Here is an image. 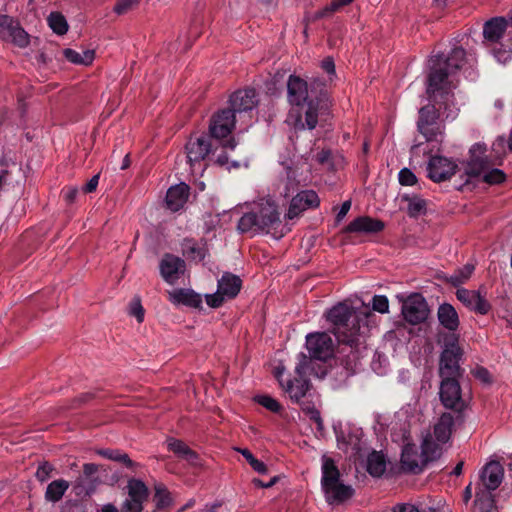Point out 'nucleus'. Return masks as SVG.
<instances>
[{
    "label": "nucleus",
    "instance_id": "nucleus-1",
    "mask_svg": "<svg viewBox=\"0 0 512 512\" xmlns=\"http://www.w3.org/2000/svg\"><path fill=\"white\" fill-rule=\"evenodd\" d=\"M465 62L466 52L462 48H454L446 57L437 54L429 59L427 94L440 108L444 107L447 118L454 119L459 111L452 89L456 87L455 75Z\"/></svg>",
    "mask_w": 512,
    "mask_h": 512
},
{
    "label": "nucleus",
    "instance_id": "nucleus-2",
    "mask_svg": "<svg viewBox=\"0 0 512 512\" xmlns=\"http://www.w3.org/2000/svg\"><path fill=\"white\" fill-rule=\"evenodd\" d=\"M321 83L315 79L309 90L308 83L296 75H290L287 81V98L292 106L301 107L294 121L295 129H314L318 124L319 114L329 109L332 102L326 92L320 91L315 95V87Z\"/></svg>",
    "mask_w": 512,
    "mask_h": 512
},
{
    "label": "nucleus",
    "instance_id": "nucleus-3",
    "mask_svg": "<svg viewBox=\"0 0 512 512\" xmlns=\"http://www.w3.org/2000/svg\"><path fill=\"white\" fill-rule=\"evenodd\" d=\"M371 312L368 307L355 310L347 302H339L326 311V320L331 324L332 333L338 341L353 345L368 331V318Z\"/></svg>",
    "mask_w": 512,
    "mask_h": 512
},
{
    "label": "nucleus",
    "instance_id": "nucleus-4",
    "mask_svg": "<svg viewBox=\"0 0 512 512\" xmlns=\"http://www.w3.org/2000/svg\"><path fill=\"white\" fill-rule=\"evenodd\" d=\"M393 441L402 443L401 467L404 471L418 474L426 465L441 456L439 445L432 444L430 438H424L419 452L415 444L411 442L410 431L404 428L400 432L392 433Z\"/></svg>",
    "mask_w": 512,
    "mask_h": 512
},
{
    "label": "nucleus",
    "instance_id": "nucleus-5",
    "mask_svg": "<svg viewBox=\"0 0 512 512\" xmlns=\"http://www.w3.org/2000/svg\"><path fill=\"white\" fill-rule=\"evenodd\" d=\"M279 206L271 196H266L253 202L249 212L239 219L237 228L240 233H269L280 223Z\"/></svg>",
    "mask_w": 512,
    "mask_h": 512
},
{
    "label": "nucleus",
    "instance_id": "nucleus-6",
    "mask_svg": "<svg viewBox=\"0 0 512 512\" xmlns=\"http://www.w3.org/2000/svg\"><path fill=\"white\" fill-rule=\"evenodd\" d=\"M485 153L484 144H474L470 149V159L465 166V173L469 177L482 176L488 184L502 183L505 180L504 172L498 168H491Z\"/></svg>",
    "mask_w": 512,
    "mask_h": 512
},
{
    "label": "nucleus",
    "instance_id": "nucleus-7",
    "mask_svg": "<svg viewBox=\"0 0 512 512\" xmlns=\"http://www.w3.org/2000/svg\"><path fill=\"white\" fill-rule=\"evenodd\" d=\"M235 124L236 116L231 110H220L210 120V135L215 140H218L224 149L234 150L237 142L230 135L235 128Z\"/></svg>",
    "mask_w": 512,
    "mask_h": 512
},
{
    "label": "nucleus",
    "instance_id": "nucleus-8",
    "mask_svg": "<svg viewBox=\"0 0 512 512\" xmlns=\"http://www.w3.org/2000/svg\"><path fill=\"white\" fill-rule=\"evenodd\" d=\"M463 351L458 345V339L455 336L449 337L445 342L440 357V377L441 379H458L462 375L460 360Z\"/></svg>",
    "mask_w": 512,
    "mask_h": 512
},
{
    "label": "nucleus",
    "instance_id": "nucleus-9",
    "mask_svg": "<svg viewBox=\"0 0 512 512\" xmlns=\"http://www.w3.org/2000/svg\"><path fill=\"white\" fill-rule=\"evenodd\" d=\"M299 362L295 367V372L299 376L294 380L288 379L286 381H281V387L285 393H287L290 399L294 402H299L309 390L310 384L306 379H303V376L307 374L311 365L313 364V360L308 359V357L300 353Z\"/></svg>",
    "mask_w": 512,
    "mask_h": 512
},
{
    "label": "nucleus",
    "instance_id": "nucleus-10",
    "mask_svg": "<svg viewBox=\"0 0 512 512\" xmlns=\"http://www.w3.org/2000/svg\"><path fill=\"white\" fill-rule=\"evenodd\" d=\"M242 286L241 279L229 272H226L218 280L217 291L212 294H206V303L211 308L220 307L224 301L232 299L238 295Z\"/></svg>",
    "mask_w": 512,
    "mask_h": 512
},
{
    "label": "nucleus",
    "instance_id": "nucleus-11",
    "mask_svg": "<svg viewBox=\"0 0 512 512\" xmlns=\"http://www.w3.org/2000/svg\"><path fill=\"white\" fill-rule=\"evenodd\" d=\"M438 113L434 105H427L419 110L418 131L427 142L441 143L444 138V127L437 122Z\"/></svg>",
    "mask_w": 512,
    "mask_h": 512
},
{
    "label": "nucleus",
    "instance_id": "nucleus-12",
    "mask_svg": "<svg viewBox=\"0 0 512 512\" xmlns=\"http://www.w3.org/2000/svg\"><path fill=\"white\" fill-rule=\"evenodd\" d=\"M230 107L234 115H239V121H242V118H245L243 122L246 126L251 124L252 120V110L257 106V94L254 89H244L238 90L233 93L229 99Z\"/></svg>",
    "mask_w": 512,
    "mask_h": 512
},
{
    "label": "nucleus",
    "instance_id": "nucleus-13",
    "mask_svg": "<svg viewBox=\"0 0 512 512\" xmlns=\"http://www.w3.org/2000/svg\"><path fill=\"white\" fill-rule=\"evenodd\" d=\"M401 313L404 319L412 325L424 322L429 314L425 298L419 293L409 295L402 303Z\"/></svg>",
    "mask_w": 512,
    "mask_h": 512
},
{
    "label": "nucleus",
    "instance_id": "nucleus-14",
    "mask_svg": "<svg viewBox=\"0 0 512 512\" xmlns=\"http://www.w3.org/2000/svg\"><path fill=\"white\" fill-rule=\"evenodd\" d=\"M306 347L310 353L309 359L326 361L332 357L334 344L331 336L325 332L311 333L306 336Z\"/></svg>",
    "mask_w": 512,
    "mask_h": 512
},
{
    "label": "nucleus",
    "instance_id": "nucleus-15",
    "mask_svg": "<svg viewBox=\"0 0 512 512\" xmlns=\"http://www.w3.org/2000/svg\"><path fill=\"white\" fill-rule=\"evenodd\" d=\"M212 153V143L207 135L191 137L186 144V155L192 170L201 165Z\"/></svg>",
    "mask_w": 512,
    "mask_h": 512
},
{
    "label": "nucleus",
    "instance_id": "nucleus-16",
    "mask_svg": "<svg viewBox=\"0 0 512 512\" xmlns=\"http://www.w3.org/2000/svg\"><path fill=\"white\" fill-rule=\"evenodd\" d=\"M128 498L123 502L120 512H141L143 502L148 497V488L143 481L130 479L127 484Z\"/></svg>",
    "mask_w": 512,
    "mask_h": 512
},
{
    "label": "nucleus",
    "instance_id": "nucleus-17",
    "mask_svg": "<svg viewBox=\"0 0 512 512\" xmlns=\"http://www.w3.org/2000/svg\"><path fill=\"white\" fill-rule=\"evenodd\" d=\"M320 204L318 194L313 190H304L297 193L290 202L285 218L292 220L299 217L308 209L317 208Z\"/></svg>",
    "mask_w": 512,
    "mask_h": 512
},
{
    "label": "nucleus",
    "instance_id": "nucleus-18",
    "mask_svg": "<svg viewBox=\"0 0 512 512\" xmlns=\"http://www.w3.org/2000/svg\"><path fill=\"white\" fill-rule=\"evenodd\" d=\"M457 164L444 156L431 157L428 165V177L434 182H442L450 179L456 172Z\"/></svg>",
    "mask_w": 512,
    "mask_h": 512
},
{
    "label": "nucleus",
    "instance_id": "nucleus-19",
    "mask_svg": "<svg viewBox=\"0 0 512 512\" xmlns=\"http://www.w3.org/2000/svg\"><path fill=\"white\" fill-rule=\"evenodd\" d=\"M443 405L449 409H458L462 405L461 388L458 379H442L439 391Z\"/></svg>",
    "mask_w": 512,
    "mask_h": 512
},
{
    "label": "nucleus",
    "instance_id": "nucleus-20",
    "mask_svg": "<svg viewBox=\"0 0 512 512\" xmlns=\"http://www.w3.org/2000/svg\"><path fill=\"white\" fill-rule=\"evenodd\" d=\"M98 472V465L86 463L83 465V476L77 478L74 482V492L77 496H88L95 490L98 479L91 477Z\"/></svg>",
    "mask_w": 512,
    "mask_h": 512
},
{
    "label": "nucleus",
    "instance_id": "nucleus-21",
    "mask_svg": "<svg viewBox=\"0 0 512 512\" xmlns=\"http://www.w3.org/2000/svg\"><path fill=\"white\" fill-rule=\"evenodd\" d=\"M185 262L174 255L166 254L160 262V273L163 279L169 283L174 284L180 274L184 272Z\"/></svg>",
    "mask_w": 512,
    "mask_h": 512
},
{
    "label": "nucleus",
    "instance_id": "nucleus-22",
    "mask_svg": "<svg viewBox=\"0 0 512 512\" xmlns=\"http://www.w3.org/2000/svg\"><path fill=\"white\" fill-rule=\"evenodd\" d=\"M456 296L465 306L479 314H487L490 310V304L478 291L461 288L457 290Z\"/></svg>",
    "mask_w": 512,
    "mask_h": 512
},
{
    "label": "nucleus",
    "instance_id": "nucleus-23",
    "mask_svg": "<svg viewBox=\"0 0 512 512\" xmlns=\"http://www.w3.org/2000/svg\"><path fill=\"white\" fill-rule=\"evenodd\" d=\"M453 423V415L451 413H443L434 426L433 435H427L425 438H430L432 444L439 445V448L442 450L441 446L450 439Z\"/></svg>",
    "mask_w": 512,
    "mask_h": 512
},
{
    "label": "nucleus",
    "instance_id": "nucleus-24",
    "mask_svg": "<svg viewBox=\"0 0 512 512\" xmlns=\"http://www.w3.org/2000/svg\"><path fill=\"white\" fill-rule=\"evenodd\" d=\"M190 188L185 183H180L174 186H171L167 193L165 203L169 210L172 212H177L188 200Z\"/></svg>",
    "mask_w": 512,
    "mask_h": 512
},
{
    "label": "nucleus",
    "instance_id": "nucleus-25",
    "mask_svg": "<svg viewBox=\"0 0 512 512\" xmlns=\"http://www.w3.org/2000/svg\"><path fill=\"white\" fill-rule=\"evenodd\" d=\"M481 479L488 490H495L502 482L503 467L498 461L487 463L482 470Z\"/></svg>",
    "mask_w": 512,
    "mask_h": 512
},
{
    "label": "nucleus",
    "instance_id": "nucleus-26",
    "mask_svg": "<svg viewBox=\"0 0 512 512\" xmlns=\"http://www.w3.org/2000/svg\"><path fill=\"white\" fill-rule=\"evenodd\" d=\"M169 300L175 305H185L192 308H199L202 304L201 296L191 289H174L169 293Z\"/></svg>",
    "mask_w": 512,
    "mask_h": 512
},
{
    "label": "nucleus",
    "instance_id": "nucleus-27",
    "mask_svg": "<svg viewBox=\"0 0 512 512\" xmlns=\"http://www.w3.org/2000/svg\"><path fill=\"white\" fill-rule=\"evenodd\" d=\"M383 228L384 224L382 221L368 216H362L350 222L346 231L351 233H377L383 230Z\"/></svg>",
    "mask_w": 512,
    "mask_h": 512
},
{
    "label": "nucleus",
    "instance_id": "nucleus-28",
    "mask_svg": "<svg viewBox=\"0 0 512 512\" xmlns=\"http://www.w3.org/2000/svg\"><path fill=\"white\" fill-rule=\"evenodd\" d=\"M167 447L178 457L186 460L190 465H200V459L198 454L195 451L191 450L183 441L174 438H169L167 440Z\"/></svg>",
    "mask_w": 512,
    "mask_h": 512
},
{
    "label": "nucleus",
    "instance_id": "nucleus-29",
    "mask_svg": "<svg viewBox=\"0 0 512 512\" xmlns=\"http://www.w3.org/2000/svg\"><path fill=\"white\" fill-rule=\"evenodd\" d=\"M507 28V21L503 17H495L484 24L483 36L490 42H498Z\"/></svg>",
    "mask_w": 512,
    "mask_h": 512
},
{
    "label": "nucleus",
    "instance_id": "nucleus-30",
    "mask_svg": "<svg viewBox=\"0 0 512 512\" xmlns=\"http://www.w3.org/2000/svg\"><path fill=\"white\" fill-rule=\"evenodd\" d=\"M440 324L449 331H456L459 326V318L455 308L448 304H441L437 311Z\"/></svg>",
    "mask_w": 512,
    "mask_h": 512
},
{
    "label": "nucleus",
    "instance_id": "nucleus-31",
    "mask_svg": "<svg viewBox=\"0 0 512 512\" xmlns=\"http://www.w3.org/2000/svg\"><path fill=\"white\" fill-rule=\"evenodd\" d=\"M328 502H341L351 497L352 489L350 486L342 484L340 481L328 484L322 487Z\"/></svg>",
    "mask_w": 512,
    "mask_h": 512
},
{
    "label": "nucleus",
    "instance_id": "nucleus-32",
    "mask_svg": "<svg viewBox=\"0 0 512 512\" xmlns=\"http://www.w3.org/2000/svg\"><path fill=\"white\" fill-rule=\"evenodd\" d=\"M334 431L337 438L338 447L345 452H348L349 449L352 451H357L359 449V436L358 434H352L350 432L346 433L342 429H338L334 427Z\"/></svg>",
    "mask_w": 512,
    "mask_h": 512
},
{
    "label": "nucleus",
    "instance_id": "nucleus-33",
    "mask_svg": "<svg viewBox=\"0 0 512 512\" xmlns=\"http://www.w3.org/2000/svg\"><path fill=\"white\" fill-rule=\"evenodd\" d=\"M96 453L109 460L122 463L127 468L135 469L139 466L138 463L132 461L127 453H124L118 449H99Z\"/></svg>",
    "mask_w": 512,
    "mask_h": 512
},
{
    "label": "nucleus",
    "instance_id": "nucleus-34",
    "mask_svg": "<svg viewBox=\"0 0 512 512\" xmlns=\"http://www.w3.org/2000/svg\"><path fill=\"white\" fill-rule=\"evenodd\" d=\"M63 55L69 62L73 64L86 66L90 65L95 58L94 50L89 49L78 52L71 48H67L63 50Z\"/></svg>",
    "mask_w": 512,
    "mask_h": 512
},
{
    "label": "nucleus",
    "instance_id": "nucleus-35",
    "mask_svg": "<svg viewBox=\"0 0 512 512\" xmlns=\"http://www.w3.org/2000/svg\"><path fill=\"white\" fill-rule=\"evenodd\" d=\"M69 488V482L64 479L52 481L46 489L45 499L49 502L55 503L61 500L65 492Z\"/></svg>",
    "mask_w": 512,
    "mask_h": 512
},
{
    "label": "nucleus",
    "instance_id": "nucleus-36",
    "mask_svg": "<svg viewBox=\"0 0 512 512\" xmlns=\"http://www.w3.org/2000/svg\"><path fill=\"white\" fill-rule=\"evenodd\" d=\"M386 470V459L381 452L373 451L367 458V471L374 477H380Z\"/></svg>",
    "mask_w": 512,
    "mask_h": 512
},
{
    "label": "nucleus",
    "instance_id": "nucleus-37",
    "mask_svg": "<svg viewBox=\"0 0 512 512\" xmlns=\"http://www.w3.org/2000/svg\"><path fill=\"white\" fill-rule=\"evenodd\" d=\"M339 471L334 461L327 457H322V487L339 481Z\"/></svg>",
    "mask_w": 512,
    "mask_h": 512
},
{
    "label": "nucleus",
    "instance_id": "nucleus-38",
    "mask_svg": "<svg viewBox=\"0 0 512 512\" xmlns=\"http://www.w3.org/2000/svg\"><path fill=\"white\" fill-rule=\"evenodd\" d=\"M403 200H405L408 203L407 213L410 217L415 218L426 213L427 203L421 197L415 195H405L403 197Z\"/></svg>",
    "mask_w": 512,
    "mask_h": 512
},
{
    "label": "nucleus",
    "instance_id": "nucleus-39",
    "mask_svg": "<svg viewBox=\"0 0 512 512\" xmlns=\"http://www.w3.org/2000/svg\"><path fill=\"white\" fill-rule=\"evenodd\" d=\"M47 22L49 27L58 35H64L68 31V23L65 17L59 12H52Z\"/></svg>",
    "mask_w": 512,
    "mask_h": 512
},
{
    "label": "nucleus",
    "instance_id": "nucleus-40",
    "mask_svg": "<svg viewBox=\"0 0 512 512\" xmlns=\"http://www.w3.org/2000/svg\"><path fill=\"white\" fill-rule=\"evenodd\" d=\"M474 269L475 267L473 264L467 263L462 268L451 274L448 278V281L454 286L463 284L471 277Z\"/></svg>",
    "mask_w": 512,
    "mask_h": 512
},
{
    "label": "nucleus",
    "instance_id": "nucleus-41",
    "mask_svg": "<svg viewBox=\"0 0 512 512\" xmlns=\"http://www.w3.org/2000/svg\"><path fill=\"white\" fill-rule=\"evenodd\" d=\"M236 450L242 454V456L246 459V461L256 472H258L259 474L267 473V466L262 461L256 459L248 449L237 448Z\"/></svg>",
    "mask_w": 512,
    "mask_h": 512
},
{
    "label": "nucleus",
    "instance_id": "nucleus-42",
    "mask_svg": "<svg viewBox=\"0 0 512 512\" xmlns=\"http://www.w3.org/2000/svg\"><path fill=\"white\" fill-rule=\"evenodd\" d=\"M154 501L159 509L166 508L171 504V496L169 491L162 485L155 487Z\"/></svg>",
    "mask_w": 512,
    "mask_h": 512
},
{
    "label": "nucleus",
    "instance_id": "nucleus-43",
    "mask_svg": "<svg viewBox=\"0 0 512 512\" xmlns=\"http://www.w3.org/2000/svg\"><path fill=\"white\" fill-rule=\"evenodd\" d=\"M10 33L11 35L9 38L4 39L5 41H11L20 47H24L28 44L27 33L18 25V23Z\"/></svg>",
    "mask_w": 512,
    "mask_h": 512
},
{
    "label": "nucleus",
    "instance_id": "nucleus-44",
    "mask_svg": "<svg viewBox=\"0 0 512 512\" xmlns=\"http://www.w3.org/2000/svg\"><path fill=\"white\" fill-rule=\"evenodd\" d=\"M255 401L261 406L265 407L267 410L278 413L281 411V404L274 398L268 395H259L255 397Z\"/></svg>",
    "mask_w": 512,
    "mask_h": 512
},
{
    "label": "nucleus",
    "instance_id": "nucleus-45",
    "mask_svg": "<svg viewBox=\"0 0 512 512\" xmlns=\"http://www.w3.org/2000/svg\"><path fill=\"white\" fill-rule=\"evenodd\" d=\"M15 22L11 17L7 15L0 16V38L7 39L11 35V31L16 26Z\"/></svg>",
    "mask_w": 512,
    "mask_h": 512
},
{
    "label": "nucleus",
    "instance_id": "nucleus-46",
    "mask_svg": "<svg viewBox=\"0 0 512 512\" xmlns=\"http://www.w3.org/2000/svg\"><path fill=\"white\" fill-rule=\"evenodd\" d=\"M372 309L378 313L389 312V301L385 295H375L372 299Z\"/></svg>",
    "mask_w": 512,
    "mask_h": 512
},
{
    "label": "nucleus",
    "instance_id": "nucleus-47",
    "mask_svg": "<svg viewBox=\"0 0 512 512\" xmlns=\"http://www.w3.org/2000/svg\"><path fill=\"white\" fill-rule=\"evenodd\" d=\"M298 186V181L296 180L295 171L291 168L287 171V183L285 184L284 191L281 192L284 197H288Z\"/></svg>",
    "mask_w": 512,
    "mask_h": 512
},
{
    "label": "nucleus",
    "instance_id": "nucleus-48",
    "mask_svg": "<svg viewBox=\"0 0 512 512\" xmlns=\"http://www.w3.org/2000/svg\"><path fill=\"white\" fill-rule=\"evenodd\" d=\"M398 179L400 184L404 186H412L417 182L415 174L408 168H403L400 170Z\"/></svg>",
    "mask_w": 512,
    "mask_h": 512
},
{
    "label": "nucleus",
    "instance_id": "nucleus-49",
    "mask_svg": "<svg viewBox=\"0 0 512 512\" xmlns=\"http://www.w3.org/2000/svg\"><path fill=\"white\" fill-rule=\"evenodd\" d=\"M138 3L139 0H119L114 7V11L122 15L132 10Z\"/></svg>",
    "mask_w": 512,
    "mask_h": 512
},
{
    "label": "nucleus",
    "instance_id": "nucleus-50",
    "mask_svg": "<svg viewBox=\"0 0 512 512\" xmlns=\"http://www.w3.org/2000/svg\"><path fill=\"white\" fill-rule=\"evenodd\" d=\"M475 509V512H495V508L490 498L476 499Z\"/></svg>",
    "mask_w": 512,
    "mask_h": 512
},
{
    "label": "nucleus",
    "instance_id": "nucleus-51",
    "mask_svg": "<svg viewBox=\"0 0 512 512\" xmlns=\"http://www.w3.org/2000/svg\"><path fill=\"white\" fill-rule=\"evenodd\" d=\"M52 471L53 466L48 462H44L38 467L36 471V478L39 481L44 482L50 477Z\"/></svg>",
    "mask_w": 512,
    "mask_h": 512
},
{
    "label": "nucleus",
    "instance_id": "nucleus-52",
    "mask_svg": "<svg viewBox=\"0 0 512 512\" xmlns=\"http://www.w3.org/2000/svg\"><path fill=\"white\" fill-rule=\"evenodd\" d=\"M130 314L136 317L138 322H142L144 319V309L139 299H135L130 305Z\"/></svg>",
    "mask_w": 512,
    "mask_h": 512
},
{
    "label": "nucleus",
    "instance_id": "nucleus-53",
    "mask_svg": "<svg viewBox=\"0 0 512 512\" xmlns=\"http://www.w3.org/2000/svg\"><path fill=\"white\" fill-rule=\"evenodd\" d=\"M303 411L317 424L319 429H322L323 423L320 412L314 406L303 407Z\"/></svg>",
    "mask_w": 512,
    "mask_h": 512
},
{
    "label": "nucleus",
    "instance_id": "nucleus-54",
    "mask_svg": "<svg viewBox=\"0 0 512 512\" xmlns=\"http://www.w3.org/2000/svg\"><path fill=\"white\" fill-rule=\"evenodd\" d=\"M354 0H333L328 6L325 7V12H335L340 8L351 4Z\"/></svg>",
    "mask_w": 512,
    "mask_h": 512
},
{
    "label": "nucleus",
    "instance_id": "nucleus-55",
    "mask_svg": "<svg viewBox=\"0 0 512 512\" xmlns=\"http://www.w3.org/2000/svg\"><path fill=\"white\" fill-rule=\"evenodd\" d=\"M474 376L484 383H489L491 381L489 371L483 367L476 368L474 370Z\"/></svg>",
    "mask_w": 512,
    "mask_h": 512
},
{
    "label": "nucleus",
    "instance_id": "nucleus-56",
    "mask_svg": "<svg viewBox=\"0 0 512 512\" xmlns=\"http://www.w3.org/2000/svg\"><path fill=\"white\" fill-rule=\"evenodd\" d=\"M99 182V175H94L82 188L83 192L91 193L96 190Z\"/></svg>",
    "mask_w": 512,
    "mask_h": 512
},
{
    "label": "nucleus",
    "instance_id": "nucleus-57",
    "mask_svg": "<svg viewBox=\"0 0 512 512\" xmlns=\"http://www.w3.org/2000/svg\"><path fill=\"white\" fill-rule=\"evenodd\" d=\"M78 194V189L76 187H67L63 191V196L66 202L72 203L76 199Z\"/></svg>",
    "mask_w": 512,
    "mask_h": 512
},
{
    "label": "nucleus",
    "instance_id": "nucleus-58",
    "mask_svg": "<svg viewBox=\"0 0 512 512\" xmlns=\"http://www.w3.org/2000/svg\"><path fill=\"white\" fill-rule=\"evenodd\" d=\"M322 69L327 72L329 75L335 74V64L332 58L327 57L321 63Z\"/></svg>",
    "mask_w": 512,
    "mask_h": 512
},
{
    "label": "nucleus",
    "instance_id": "nucleus-59",
    "mask_svg": "<svg viewBox=\"0 0 512 512\" xmlns=\"http://www.w3.org/2000/svg\"><path fill=\"white\" fill-rule=\"evenodd\" d=\"M393 512H419L418 508L409 503L398 504L394 507Z\"/></svg>",
    "mask_w": 512,
    "mask_h": 512
},
{
    "label": "nucleus",
    "instance_id": "nucleus-60",
    "mask_svg": "<svg viewBox=\"0 0 512 512\" xmlns=\"http://www.w3.org/2000/svg\"><path fill=\"white\" fill-rule=\"evenodd\" d=\"M350 208H351V201L350 200L344 201L337 213V217H336L337 221H341L347 215Z\"/></svg>",
    "mask_w": 512,
    "mask_h": 512
},
{
    "label": "nucleus",
    "instance_id": "nucleus-61",
    "mask_svg": "<svg viewBox=\"0 0 512 512\" xmlns=\"http://www.w3.org/2000/svg\"><path fill=\"white\" fill-rule=\"evenodd\" d=\"M330 155H331V154H330V151H328V150H322L321 152H319V153L317 154V161H318L319 163H325L326 161H328V160H329Z\"/></svg>",
    "mask_w": 512,
    "mask_h": 512
},
{
    "label": "nucleus",
    "instance_id": "nucleus-62",
    "mask_svg": "<svg viewBox=\"0 0 512 512\" xmlns=\"http://www.w3.org/2000/svg\"><path fill=\"white\" fill-rule=\"evenodd\" d=\"M284 371H285V368L283 366H277L274 369V376L276 377V379L278 380L280 385H281V381H285L283 379Z\"/></svg>",
    "mask_w": 512,
    "mask_h": 512
},
{
    "label": "nucleus",
    "instance_id": "nucleus-63",
    "mask_svg": "<svg viewBox=\"0 0 512 512\" xmlns=\"http://www.w3.org/2000/svg\"><path fill=\"white\" fill-rule=\"evenodd\" d=\"M216 163L219 164L220 166H225V165H228V158L226 155L224 154H219L217 155L216 157Z\"/></svg>",
    "mask_w": 512,
    "mask_h": 512
},
{
    "label": "nucleus",
    "instance_id": "nucleus-64",
    "mask_svg": "<svg viewBox=\"0 0 512 512\" xmlns=\"http://www.w3.org/2000/svg\"><path fill=\"white\" fill-rule=\"evenodd\" d=\"M102 512H120L118 509L113 505H106L103 507Z\"/></svg>",
    "mask_w": 512,
    "mask_h": 512
}]
</instances>
